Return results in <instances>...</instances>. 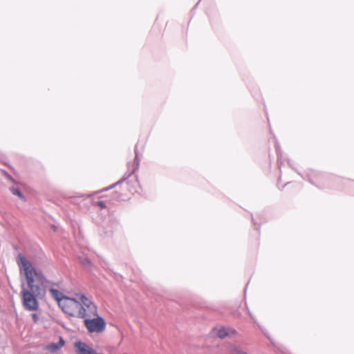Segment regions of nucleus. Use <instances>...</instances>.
Returning <instances> with one entry per match:
<instances>
[{
    "instance_id": "1",
    "label": "nucleus",
    "mask_w": 354,
    "mask_h": 354,
    "mask_svg": "<svg viewBox=\"0 0 354 354\" xmlns=\"http://www.w3.org/2000/svg\"><path fill=\"white\" fill-rule=\"evenodd\" d=\"M17 265L20 275H24L26 284L21 285V296L24 308L28 311H37L39 308L38 300L45 298L47 289L52 297L57 301L58 305L65 297L53 286L57 283L49 281L43 271L35 268L32 263L21 254L17 256Z\"/></svg>"
},
{
    "instance_id": "2",
    "label": "nucleus",
    "mask_w": 354,
    "mask_h": 354,
    "mask_svg": "<svg viewBox=\"0 0 354 354\" xmlns=\"http://www.w3.org/2000/svg\"><path fill=\"white\" fill-rule=\"evenodd\" d=\"M77 297L80 304L79 313H77L78 317L86 319L97 315V306L89 298L82 294H77Z\"/></svg>"
},
{
    "instance_id": "3",
    "label": "nucleus",
    "mask_w": 354,
    "mask_h": 354,
    "mask_svg": "<svg viewBox=\"0 0 354 354\" xmlns=\"http://www.w3.org/2000/svg\"><path fill=\"white\" fill-rule=\"evenodd\" d=\"M80 300L77 299V295L75 298L66 297L61 301L59 306L62 310L70 316H77L79 313Z\"/></svg>"
},
{
    "instance_id": "4",
    "label": "nucleus",
    "mask_w": 354,
    "mask_h": 354,
    "mask_svg": "<svg viewBox=\"0 0 354 354\" xmlns=\"http://www.w3.org/2000/svg\"><path fill=\"white\" fill-rule=\"evenodd\" d=\"M84 325L90 333H102L106 327L104 319L98 315L84 319Z\"/></svg>"
},
{
    "instance_id": "5",
    "label": "nucleus",
    "mask_w": 354,
    "mask_h": 354,
    "mask_svg": "<svg viewBox=\"0 0 354 354\" xmlns=\"http://www.w3.org/2000/svg\"><path fill=\"white\" fill-rule=\"evenodd\" d=\"M234 333V330L230 328L224 327V326L214 328L212 330V335L216 336V337H219L220 339H224L227 336H228L230 334H232Z\"/></svg>"
},
{
    "instance_id": "6",
    "label": "nucleus",
    "mask_w": 354,
    "mask_h": 354,
    "mask_svg": "<svg viewBox=\"0 0 354 354\" xmlns=\"http://www.w3.org/2000/svg\"><path fill=\"white\" fill-rule=\"evenodd\" d=\"M64 344L65 342L64 339L62 337H60L59 342L57 343L50 344L49 345L47 346V349L52 353H55L57 351L59 350L62 346H64Z\"/></svg>"
},
{
    "instance_id": "7",
    "label": "nucleus",
    "mask_w": 354,
    "mask_h": 354,
    "mask_svg": "<svg viewBox=\"0 0 354 354\" xmlns=\"http://www.w3.org/2000/svg\"><path fill=\"white\" fill-rule=\"evenodd\" d=\"M79 259L82 265L86 269H89L91 267V262L89 259L86 256L79 257Z\"/></svg>"
},
{
    "instance_id": "8",
    "label": "nucleus",
    "mask_w": 354,
    "mask_h": 354,
    "mask_svg": "<svg viewBox=\"0 0 354 354\" xmlns=\"http://www.w3.org/2000/svg\"><path fill=\"white\" fill-rule=\"evenodd\" d=\"M10 191L14 195L17 196L19 198H20L24 201H26L25 196H24V194L21 193V192L19 189L12 187L10 189Z\"/></svg>"
},
{
    "instance_id": "9",
    "label": "nucleus",
    "mask_w": 354,
    "mask_h": 354,
    "mask_svg": "<svg viewBox=\"0 0 354 354\" xmlns=\"http://www.w3.org/2000/svg\"><path fill=\"white\" fill-rule=\"evenodd\" d=\"M231 352L232 354H247L245 351L236 346L232 347Z\"/></svg>"
},
{
    "instance_id": "10",
    "label": "nucleus",
    "mask_w": 354,
    "mask_h": 354,
    "mask_svg": "<svg viewBox=\"0 0 354 354\" xmlns=\"http://www.w3.org/2000/svg\"><path fill=\"white\" fill-rule=\"evenodd\" d=\"M97 205L99 207H100L101 208H105L106 207L105 203L103 202V201H98L97 202Z\"/></svg>"
},
{
    "instance_id": "11",
    "label": "nucleus",
    "mask_w": 354,
    "mask_h": 354,
    "mask_svg": "<svg viewBox=\"0 0 354 354\" xmlns=\"http://www.w3.org/2000/svg\"><path fill=\"white\" fill-rule=\"evenodd\" d=\"M32 319H33V321H34L35 323H36V322H37V321H38V319H39V317H38V316H37V314H35V313L32 314Z\"/></svg>"
},
{
    "instance_id": "12",
    "label": "nucleus",
    "mask_w": 354,
    "mask_h": 354,
    "mask_svg": "<svg viewBox=\"0 0 354 354\" xmlns=\"http://www.w3.org/2000/svg\"><path fill=\"white\" fill-rule=\"evenodd\" d=\"M135 153H136L135 160L137 162V167H138V154L136 152V149H135Z\"/></svg>"
}]
</instances>
